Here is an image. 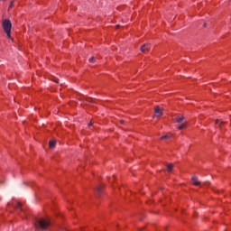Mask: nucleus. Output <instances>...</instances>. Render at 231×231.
Wrapping results in <instances>:
<instances>
[{
	"instance_id": "obj_1",
	"label": "nucleus",
	"mask_w": 231,
	"mask_h": 231,
	"mask_svg": "<svg viewBox=\"0 0 231 231\" xmlns=\"http://www.w3.org/2000/svg\"><path fill=\"white\" fill-rule=\"evenodd\" d=\"M50 225V219L47 218H40L34 221V226H36V228H40L41 230H46Z\"/></svg>"
},
{
	"instance_id": "obj_2",
	"label": "nucleus",
	"mask_w": 231,
	"mask_h": 231,
	"mask_svg": "<svg viewBox=\"0 0 231 231\" xmlns=\"http://www.w3.org/2000/svg\"><path fill=\"white\" fill-rule=\"evenodd\" d=\"M2 28L4 29L5 33H6L8 39H10L12 37V22L8 19L3 20Z\"/></svg>"
},
{
	"instance_id": "obj_3",
	"label": "nucleus",
	"mask_w": 231,
	"mask_h": 231,
	"mask_svg": "<svg viewBox=\"0 0 231 231\" xmlns=\"http://www.w3.org/2000/svg\"><path fill=\"white\" fill-rule=\"evenodd\" d=\"M142 53H147L151 50V43H144L140 48Z\"/></svg>"
},
{
	"instance_id": "obj_4",
	"label": "nucleus",
	"mask_w": 231,
	"mask_h": 231,
	"mask_svg": "<svg viewBox=\"0 0 231 231\" xmlns=\"http://www.w3.org/2000/svg\"><path fill=\"white\" fill-rule=\"evenodd\" d=\"M191 180H192L193 185H195V186L201 185V181L198 180V176H196V175H193L191 177Z\"/></svg>"
},
{
	"instance_id": "obj_5",
	"label": "nucleus",
	"mask_w": 231,
	"mask_h": 231,
	"mask_svg": "<svg viewBox=\"0 0 231 231\" xmlns=\"http://www.w3.org/2000/svg\"><path fill=\"white\" fill-rule=\"evenodd\" d=\"M154 113L157 115V116H163V112H162L160 106L155 107Z\"/></svg>"
},
{
	"instance_id": "obj_6",
	"label": "nucleus",
	"mask_w": 231,
	"mask_h": 231,
	"mask_svg": "<svg viewBox=\"0 0 231 231\" xmlns=\"http://www.w3.org/2000/svg\"><path fill=\"white\" fill-rule=\"evenodd\" d=\"M183 120H185V116H181L176 118L177 124H181V122H183Z\"/></svg>"
},
{
	"instance_id": "obj_7",
	"label": "nucleus",
	"mask_w": 231,
	"mask_h": 231,
	"mask_svg": "<svg viewBox=\"0 0 231 231\" xmlns=\"http://www.w3.org/2000/svg\"><path fill=\"white\" fill-rule=\"evenodd\" d=\"M185 127H187V123H182L178 126V129L181 131V129H185Z\"/></svg>"
},
{
	"instance_id": "obj_8",
	"label": "nucleus",
	"mask_w": 231,
	"mask_h": 231,
	"mask_svg": "<svg viewBox=\"0 0 231 231\" xmlns=\"http://www.w3.org/2000/svg\"><path fill=\"white\" fill-rule=\"evenodd\" d=\"M174 169V165L172 163L167 165L168 172H171Z\"/></svg>"
},
{
	"instance_id": "obj_9",
	"label": "nucleus",
	"mask_w": 231,
	"mask_h": 231,
	"mask_svg": "<svg viewBox=\"0 0 231 231\" xmlns=\"http://www.w3.org/2000/svg\"><path fill=\"white\" fill-rule=\"evenodd\" d=\"M55 143H56L55 141H50V143H49V147H50L51 149H53V147H55Z\"/></svg>"
},
{
	"instance_id": "obj_10",
	"label": "nucleus",
	"mask_w": 231,
	"mask_h": 231,
	"mask_svg": "<svg viewBox=\"0 0 231 231\" xmlns=\"http://www.w3.org/2000/svg\"><path fill=\"white\" fill-rule=\"evenodd\" d=\"M14 207H15L18 210H21L22 205H21L20 202H15Z\"/></svg>"
},
{
	"instance_id": "obj_11",
	"label": "nucleus",
	"mask_w": 231,
	"mask_h": 231,
	"mask_svg": "<svg viewBox=\"0 0 231 231\" xmlns=\"http://www.w3.org/2000/svg\"><path fill=\"white\" fill-rule=\"evenodd\" d=\"M97 194H102V186H97Z\"/></svg>"
},
{
	"instance_id": "obj_12",
	"label": "nucleus",
	"mask_w": 231,
	"mask_h": 231,
	"mask_svg": "<svg viewBox=\"0 0 231 231\" xmlns=\"http://www.w3.org/2000/svg\"><path fill=\"white\" fill-rule=\"evenodd\" d=\"M86 102H88V104H93V99L88 98V99H86Z\"/></svg>"
},
{
	"instance_id": "obj_13",
	"label": "nucleus",
	"mask_w": 231,
	"mask_h": 231,
	"mask_svg": "<svg viewBox=\"0 0 231 231\" xmlns=\"http://www.w3.org/2000/svg\"><path fill=\"white\" fill-rule=\"evenodd\" d=\"M89 62L93 63L95 62V57H91L89 60H88Z\"/></svg>"
},
{
	"instance_id": "obj_14",
	"label": "nucleus",
	"mask_w": 231,
	"mask_h": 231,
	"mask_svg": "<svg viewBox=\"0 0 231 231\" xmlns=\"http://www.w3.org/2000/svg\"><path fill=\"white\" fill-rule=\"evenodd\" d=\"M161 138H162V140H167V138H169V135H163Z\"/></svg>"
},
{
	"instance_id": "obj_15",
	"label": "nucleus",
	"mask_w": 231,
	"mask_h": 231,
	"mask_svg": "<svg viewBox=\"0 0 231 231\" xmlns=\"http://www.w3.org/2000/svg\"><path fill=\"white\" fill-rule=\"evenodd\" d=\"M9 8H14V0L11 2Z\"/></svg>"
},
{
	"instance_id": "obj_16",
	"label": "nucleus",
	"mask_w": 231,
	"mask_h": 231,
	"mask_svg": "<svg viewBox=\"0 0 231 231\" xmlns=\"http://www.w3.org/2000/svg\"><path fill=\"white\" fill-rule=\"evenodd\" d=\"M88 125V127H91V125H93V123L90 122Z\"/></svg>"
},
{
	"instance_id": "obj_17",
	"label": "nucleus",
	"mask_w": 231,
	"mask_h": 231,
	"mask_svg": "<svg viewBox=\"0 0 231 231\" xmlns=\"http://www.w3.org/2000/svg\"><path fill=\"white\" fill-rule=\"evenodd\" d=\"M215 124H219V120L217 119V120L215 121Z\"/></svg>"
},
{
	"instance_id": "obj_18",
	"label": "nucleus",
	"mask_w": 231,
	"mask_h": 231,
	"mask_svg": "<svg viewBox=\"0 0 231 231\" xmlns=\"http://www.w3.org/2000/svg\"><path fill=\"white\" fill-rule=\"evenodd\" d=\"M116 28H120V24L116 25Z\"/></svg>"
},
{
	"instance_id": "obj_19",
	"label": "nucleus",
	"mask_w": 231,
	"mask_h": 231,
	"mask_svg": "<svg viewBox=\"0 0 231 231\" xmlns=\"http://www.w3.org/2000/svg\"><path fill=\"white\" fill-rule=\"evenodd\" d=\"M223 124H225V122H221V123H220V125H223Z\"/></svg>"
},
{
	"instance_id": "obj_20",
	"label": "nucleus",
	"mask_w": 231,
	"mask_h": 231,
	"mask_svg": "<svg viewBox=\"0 0 231 231\" xmlns=\"http://www.w3.org/2000/svg\"><path fill=\"white\" fill-rule=\"evenodd\" d=\"M121 124H124V120H121Z\"/></svg>"
},
{
	"instance_id": "obj_21",
	"label": "nucleus",
	"mask_w": 231,
	"mask_h": 231,
	"mask_svg": "<svg viewBox=\"0 0 231 231\" xmlns=\"http://www.w3.org/2000/svg\"><path fill=\"white\" fill-rule=\"evenodd\" d=\"M207 26V23H204V27Z\"/></svg>"
},
{
	"instance_id": "obj_22",
	"label": "nucleus",
	"mask_w": 231,
	"mask_h": 231,
	"mask_svg": "<svg viewBox=\"0 0 231 231\" xmlns=\"http://www.w3.org/2000/svg\"><path fill=\"white\" fill-rule=\"evenodd\" d=\"M205 183V185H207V183H208V182H204Z\"/></svg>"
},
{
	"instance_id": "obj_23",
	"label": "nucleus",
	"mask_w": 231,
	"mask_h": 231,
	"mask_svg": "<svg viewBox=\"0 0 231 231\" xmlns=\"http://www.w3.org/2000/svg\"><path fill=\"white\" fill-rule=\"evenodd\" d=\"M3 1H6V0H3Z\"/></svg>"
}]
</instances>
